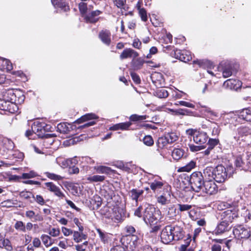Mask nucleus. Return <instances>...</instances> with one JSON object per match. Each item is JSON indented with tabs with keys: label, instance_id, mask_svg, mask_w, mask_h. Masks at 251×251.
<instances>
[{
	"label": "nucleus",
	"instance_id": "nucleus-8",
	"mask_svg": "<svg viewBox=\"0 0 251 251\" xmlns=\"http://www.w3.org/2000/svg\"><path fill=\"white\" fill-rule=\"evenodd\" d=\"M221 220L231 224L234 219L238 217L237 214L231 210H226L221 214Z\"/></svg>",
	"mask_w": 251,
	"mask_h": 251
},
{
	"label": "nucleus",
	"instance_id": "nucleus-30",
	"mask_svg": "<svg viewBox=\"0 0 251 251\" xmlns=\"http://www.w3.org/2000/svg\"><path fill=\"white\" fill-rule=\"evenodd\" d=\"M15 90L8 89L5 92H3V97L6 100L13 102L14 100Z\"/></svg>",
	"mask_w": 251,
	"mask_h": 251
},
{
	"label": "nucleus",
	"instance_id": "nucleus-3",
	"mask_svg": "<svg viewBox=\"0 0 251 251\" xmlns=\"http://www.w3.org/2000/svg\"><path fill=\"white\" fill-rule=\"evenodd\" d=\"M232 232L235 237L238 239H246L251 236L250 229L241 225H237L234 226Z\"/></svg>",
	"mask_w": 251,
	"mask_h": 251
},
{
	"label": "nucleus",
	"instance_id": "nucleus-28",
	"mask_svg": "<svg viewBox=\"0 0 251 251\" xmlns=\"http://www.w3.org/2000/svg\"><path fill=\"white\" fill-rule=\"evenodd\" d=\"M14 98V102L21 104L24 101L25 97L22 91L16 89Z\"/></svg>",
	"mask_w": 251,
	"mask_h": 251
},
{
	"label": "nucleus",
	"instance_id": "nucleus-38",
	"mask_svg": "<svg viewBox=\"0 0 251 251\" xmlns=\"http://www.w3.org/2000/svg\"><path fill=\"white\" fill-rule=\"evenodd\" d=\"M163 185V182L156 180H154L153 182L150 183V187L154 192L161 189Z\"/></svg>",
	"mask_w": 251,
	"mask_h": 251
},
{
	"label": "nucleus",
	"instance_id": "nucleus-6",
	"mask_svg": "<svg viewBox=\"0 0 251 251\" xmlns=\"http://www.w3.org/2000/svg\"><path fill=\"white\" fill-rule=\"evenodd\" d=\"M218 190V187L215 183L214 180H207L204 181L201 191L208 195L215 194Z\"/></svg>",
	"mask_w": 251,
	"mask_h": 251
},
{
	"label": "nucleus",
	"instance_id": "nucleus-5",
	"mask_svg": "<svg viewBox=\"0 0 251 251\" xmlns=\"http://www.w3.org/2000/svg\"><path fill=\"white\" fill-rule=\"evenodd\" d=\"M172 230V225L166 226L162 229L160 237L164 244H168L174 240Z\"/></svg>",
	"mask_w": 251,
	"mask_h": 251
},
{
	"label": "nucleus",
	"instance_id": "nucleus-24",
	"mask_svg": "<svg viewBox=\"0 0 251 251\" xmlns=\"http://www.w3.org/2000/svg\"><path fill=\"white\" fill-rule=\"evenodd\" d=\"M144 63V59L141 57H139L137 58H133L131 62V65L134 70H138L142 67Z\"/></svg>",
	"mask_w": 251,
	"mask_h": 251
},
{
	"label": "nucleus",
	"instance_id": "nucleus-1",
	"mask_svg": "<svg viewBox=\"0 0 251 251\" xmlns=\"http://www.w3.org/2000/svg\"><path fill=\"white\" fill-rule=\"evenodd\" d=\"M160 213V210H156L155 207L148 203L139 206L134 211L135 216L142 218L146 224L151 226L157 224Z\"/></svg>",
	"mask_w": 251,
	"mask_h": 251
},
{
	"label": "nucleus",
	"instance_id": "nucleus-54",
	"mask_svg": "<svg viewBox=\"0 0 251 251\" xmlns=\"http://www.w3.org/2000/svg\"><path fill=\"white\" fill-rule=\"evenodd\" d=\"M78 8L81 14L83 15L86 13L87 10L86 3L80 2L78 5Z\"/></svg>",
	"mask_w": 251,
	"mask_h": 251
},
{
	"label": "nucleus",
	"instance_id": "nucleus-35",
	"mask_svg": "<svg viewBox=\"0 0 251 251\" xmlns=\"http://www.w3.org/2000/svg\"><path fill=\"white\" fill-rule=\"evenodd\" d=\"M177 215L176 208L175 205H171L168 208L167 217L170 219H174Z\"/></svg>",
	"mask_w": 251,
	"mask_h": 251
},
{
	"label": "nucleus",
	"instance_id": "nucleus-44",
	"mask_svg": "<svg viewBox=\"0 0 251 251\" xmlns=\"http://www.w3.org/2000/svg\"><path fill=\"white\" fill-rule=\"evenodd\" d=\"M174 105L176 106H178V105L184 106L185 107L192 108H195V105L194 104H193V103H190V102H187L185 101H183V100L178 101L175 103Z\"/></svg>",
	"mask_w": 251,
	"mask_h": 251
},
{
	"label": "nucleus",
	"instance_id": "nucleus-16",
	"mask_svg": "<svg viewBox=\"0 0 251 251\" xmlns=\"http://www.w3.org/2000/svg\"><path fill=\"white\" fill-rule=\"evenodd\" d=\"M139 55L138 53L130 48H126L124 50L120 55L121 60L127 58H136Z\"/></svg>",
	"mask_w": 251,
	"mask_h": 251
},
{
	"label": "nucleus",
	"instance_id": "nucleus-51",
	"mask_svg": "<svg viewBox=\"0 0 251 251\" xmlns=\"http://www.w3.org/2000/svg\"><path fill=\"white\" fill-rule=\"evenodd\" d=\"M9 101L6 100L5 99H3L2 100H0V109L3 110V111H6L7 109H8V104Z\"/></svg>",
	"mask_w": 251,
	"mask_h": 251
},
{
	"label": "nucleus",
	"instance_id": "nucleus-17",
	"mask_svg": "<svg viewBox=\"0 0 251 251\" xmlns=\"http://www.w3.org/2000/svg\"><path fill=\"white\" fill-rule=\"evenodd\" d=\"M99 37L103 43L109 46L111 43V33L108 30H101L99 34Z\"/></svg>",
	"mask_w": 251,
	"mask_h": 251
},
{
	"label": "nucleus",
	"instance_id": "nucleus-14",
	"mask_svg": "<svg viewBox=\"0 0 251 251\" xmlns=\"http://www.w3.org/2000/svg\"><path fill=\"white\" fill-rule=\"evenodd\" d=\"M208 139V136L205 132H196L194 133L193 140L194 141L199 144H203L206 142Z\"/></svg>",
	"mask_w": 251,
	"mask_h": 251
},
{
	"label": "nucleus",
	"instance_id": "nucleus-59",
	"mask_svg": "<svg viewBox=\"0 0 251 251\" xmlns=\"http://www.w3.org/2000/svg\"><path fill=\"white\" fill-rule=\"evenodd\" d=\"M3 243L4 244L3 247L5 248L8 251H11L12 250L13 248L11 245V243L10 241L7 239H5L3 240Z\"/></svg>",
	"mask_w": 251,
	"mask_h": 251
},
{
	"label": "nucleus",
	"instance_id": "nucleus-31",
	"mask_svg": "<svg viewBox=\"0 0 251 251\" xmlns=\"http://www.w3.org/2000/svg\"><path fill=\"white\" fill-rule=\"evenodd\" d=\"M25 216L29 219H34L33 222L37 221H41L43 220L42 217L39 214H35V213L32 210H28L25 212Z\"/></svg>",
	"mask_w": 251,
	"mask_h": 251
},
{
	"label": "nucleus",
	"instance_id": "nucleus-22",
	"mask_svg": "<svg viewBox=\"0 0 251 251\" xmlns=\"http://www.w3.org/2000/svg\"><path fill=\"white\" fill-rule=\"evenodd\" d=\"M74 126L67 123H62L58 124L57 126V131L62 133H68L71 129H73Z\"/></svg>",
	"mask_w": 251,
	"mask_h": 251
},
{
	"label": "nucleus",
	"instance_id": "nucleus-45",
	"mask_svg": "<svg viewBox=\"0 0 251 251\" xmlns=\"http://www.w3.org/2000/svg\"><path fill=\"white\" fill-rule=\"evenodd\" d=\"M41 238L42 239V241L45 246L47 247L50 246L52 244L51 242H49V240H51V238L47 235H42L41 237Z\"/></svg>",
	"mask_w": 251,
	"mask_h": 251
},
{
	"label": "nucleus",
	"instance_id": "nucleus-53",
	"mask_svg": "<svg viewBox=\"0 0 251 251\" xmlns=\"http://www.w3.org/2000/svg\"><path fill=\"white\" fill-rule=\"evenodd\" d=\"M68 167V173L71 174H77L79 173V170L78 167H76L75 165L72 166Z\"/></svg>",
	"mask_w": 251,
	"mask_h": 251
},
{
	"label": "nucleus",
	"instance_id": "nucleus-2",
	"mask_svg": "<svg viewBox=\"0 0 251 251\" xmlns=\"http://www.w3.org/2000/svg\"><path fill=\"white\" fill-rule=\"evenodd\" d=\"M190 183L191 188L196 192H199L204 182V177L200 172H195L190 176Z\"/></svg>",
	"mask_w": 251,
	"mask_h": 251
},
{
	"label": "nucleus",
	"instance_id": "nucleus-61",
	"mask_svg": "<svg viewBox=\"0 0 251 251\" xmlns=\"http://www.w3.org/2000/svg\"><path fill=\"white\" fill-rule=\"evenodd\" d=\"M130 75L134 82L137 84H139L141 82L140 78L139 75L133 72H130Z\"/></svg>",
	"mask_w": 251,
	"mask_h": 251
},
{
	"label": "nucleus",
	"instance_id": "nucleus-12",
	"mask_svg": "<svg viewBox=\"0 0 251 251\" xmlns=\"http://www.w3.org/2000/svg\"><path fill=\"white\" fill-rule=\"evenodd\" d=\"M235 165L236 167L240 170L245 171L250 170V168L249 164H247V160L246 158H243L242 156H237L235 161Z\"/></svg>",
	"mask_w": 251,
	"mask_h": 251
},
{
	"label": "nucleus",
	"instance_id": "nucleus-15",
	"mask_svg": "<svg viewBox=\"0 0 251 251\" xmlns=\"http://www.w3.org/2000/svg\"><path fill=\"white\" fill-rule=\"evenodd\" d=\"M172 232L174 240H179L183 238L184 232L183 228L177 225L172 226Z\"/></svg>",
	"mask_w": 251,
	"mask_h": 251
},
{
	"label": "nucleus",
	"instance_id": "nucleus-49",
	"mask_svg": "<svg viewBox=\"0 0 251 251\" xmlns=\"http://www.w3.org/2000/svg\"><path fill=\"white\" fill-rule=\"evenodd\" d=\"M139 15L143 22H146L148 20L147 11L144 8L138 11Z\"/></svg>",
	"mask_w": 251,
	"mask_h": 251
},
{
	"label": "nucleus",
	"instance_id": "nucleus-62",
	"mask_svg": "<svg viewBox=\"0 0 251 251\" xmlns=\"http://www.w3.org/2000/svg\"><path fill=\"white\" fill-rule=\"evenodd\" d=\"M169 111L171 112L172 114L174 116H183L182 108L177 109H169Z\"/></svg>",
	"mask_w": 251,
	"mask_h": 251
},
{
	"label": "nucleus",
	"instance_id": "nucleus-34",
	"mask_svg": "<svg viewBox=\"0 0 251 251\" xmlns=\"http://www.w3.org/2000/svg\"><path fill=\"white\" fill-rule=\"evenodd\" d=\"M86 238L87 235L83 234V232L76 231H75L73 232V239L76 243L80 242L83 239L85 240Z\"/></svg>",
	"mask_w": 251,
	"mask_h": 251
},
{
	"label": "nucleus",
	"instance_id": "nucleus-13",
	"mask_svg": "<svg viewBox=\"0 0 251 251\" xmlns=\"http://www.w3.org/2000/svg\"><path fill=\"white\" fill-rule=\"evenodd\" d=\"M175 57L181 61L187 62L192 59V56L186 51L176 50L175 51Z\"/></svg>",
	"mask_w": 251,
	"mask_h": 251
},
{
	"label": "nucleus",
	"instance_id": "nucleus-50",
	"mask_svg": "<svg viewBox=\"0 0 251 251\" xmlns=\"http://www.w3.org/2000/svg\"><path fill=\"white\" fill-rule=\"evenodd\" d=\"M232 74V70L230 67H226L223 71V76L225 78L231 76Z\"/></svg>",
	"mask_w": 251,
	"mask_h": 251
},
{
	"label": "nucleus",
	"instance_id": "nucleus-39",
	"mask_svg": "<svg viewBox=\"0 0 251 251\" xmlns=\"http://www.w3.org/2000/svg\"><path fill=\"white\" fill-rule=\"evenodd\" d=\"M169 143L166 136L159 137L156 143L158 147L161 149L164 148Z\"/></svg>",
	"mask_w": 251,
	"mask_h": 251
},
{
	"label": "nucleus",
	"instance_id": "nucleus-40",
	"mask_svg": "<svg viewBox=\"0 0 251 251\" xmlns=\"http://www.w3.org/2000/svg\"><path fill=\"white\" fill-rule=\"evenodd\" d=\"M105 178V177L104 176L94 175L88 177L87 180L90 182H98L103 181Z\"/></svg>",
	"mask_w": 251,
	"mask_h": 251
},
{
	"label": "nucleus",
	"instance_id": "nucleus-57",
	"mask_svg": "<svg viewBox=\"0 0 251 251\" xmlns=\"http://www.w3.org/2000/svg\"><path fill=\"white\" fill-rule=\"evenodd\" d=\"M237 131L238 134L242 136L247 135L249 132L248 128L246 127H241L238 128Z\"/></svg>",
	"mask_w": 251,
	"mask_h": 251
},
{
	"label": "nucleus",
	"instance_id": "nucleus-29",
	"mask_svg": "<svg viewBox=\"0 0 251 251\" xmlns=\"http://www.w3.org/2000/svg\"><path fill=\"white\" fill-rule=\"evenodd\" d=\"M38 136L42 138H44L45 143H47L50 145H51L54 141V138L55 137L53 134L39 133Z\"/></svg>",
	"mask_w": 251,
	"mask_h": 251
},
{
	"label": "nucleus",
	"instance_id": "nucleus-43",
	"mask_svg": "<svg viewBox=\"0 0 251 251\" xmlns=\"http://www.w3.org/2000/svg\"><path fill=\"white\" fill-rule=\"evenodd\" d=\"M143 142L145 145L148 146H151L154 144L153 140L151 135H146L143 139Z\"/></svg>",
	"mask_w": 251,
	"mask_h": 251
},
{
	"label": "nucleus",
	"instance_id": "nucleus-32",
	"mask_svg": "<svg viewBox=\"0 0 251 251\" xmlns=\"http://www.w3.org/2000/svg\"><path fill=\"white\" fill-rule=\"evenodd\" d=\"M144 191L142 190H137L133 189L129 192V195L133 200H135L136 202L139 197L143 194Z\"/></svg>",
	"mask_w": 251,
	"mask_h": 251
},
{
	"label": "nucleus",
	"instance_id": "nucleus-10",
	"mask_svg": "<svg viewBox=\"0 0 251 251\" xmlns=\"http://www.w3.org/2000/svg\"><path fill=\"white\" fill-rule=\"evenodd\" d=\"M127 244L131 250H134L140 243V240L136 235L126 236Z\"/></svg>",
	"mask_w": 251,
	"mask_h": 251
},
{
	"label": "nucleus",
	"instance_id": "nucleus-27",
	"mask_svg": "<svg viewBox=\"0 0 251 251\" xmlns=\"http://www.w3.org/2000/svg\"><path fill=\"white\" fill-rule=\"evenodd\" d=\"M97 118V117L95 114L93 113H88L81 116L80 118L76 120L74 123L79 124L85 121Z\"/></svg>",
	"mask_w": 251,
	"mask_h": 251
},
{
	"label": "nucleus",
	"instance_id": "nucleus-4",
	"mask_svg": "<svg viewBox=\"0 0 251 251\" xmlns=\"http://www.w3.org/2000/svg\"><path fill=\"white\" fill-rule=\"evenodd\" d=\"M214 180L219 183L224 182L227 177L226 169L223 165H218L215 168Z\"/></svg>",
	"mask_w": 251,
	"mask_h": 251
},
{
	"label": "nucleus",
	"instance_id": "nucleus-48",
	"mask_svg": "<svg viewBox=\"0 0 251 251\" xmlns=\"http://www.w3.org/2000/svg\"><path fill=\"white\" fill-rule=\"evenodd\" d=\"M147 118L146 115H138L136 114L132 115L130 116V120L132 121H143L146 120Z\"/></svg>",
	"mask_w": 251,
	"mask_h": 251
},
{
	"label": "nucleus",
	"instance_id": "nucleus-23",
	"mask_svg": "<svg viewBox=\"0 0 251 251\" xmlns=\"http://www.w3.org/2000/svg\"><path fill=\"white\" fill-rule=\"evenodd\" d=\"M241 82L233 79H229L224 82L223 86L230 89H235L237 88V85H240Z\"/></svg>",
	"mask_w": 251,
	"mask_h": 251
},
{
	"label": "nucleus",
	"instance_id": "nucleus-56",
	"mask_svg": "<svg viewBox=\"0 0 251 251\" xmlns=\"http://www.w3.org/2000/svg\"><path fill=\"white\" fill-rule=\"evenodd\" d=\"M37 176L35 172L31 171L28 173H23L22 177L24 179L33 178Z\"/></svg>",
	"mask_w": 251,
	"mask_h": 251
},
{
	"label": "nucleus",
	"instance_id": "nucleus-20",
	"mask_svg": "<svg viewBox=\"0 0 251 251\" xmlns=\"http://www.w3.org/2000/svg\"><path fill=\"white\" fill-rule=\"evenodd\" d=\"M193 64H197L200 68L211 69L214 67L212 62L206 59H196L193 61Z\"/></svg>",
	"mask_w": 251,
	"mask_h": 251
},
{
	"label": "nucleus",
	"instance_id": "nucleus-60",
	"mask_svg": "<svg viewBox=\"0 0 251 251\" xmlns=\"http://www.w3.org/2000/svg\"><path fill=\"white\" fill-rule=\"evenodd\" d=\"M179 210L180 211H188L190 210L192 208V205L189 204H178Z\"/></svg>",
	"mask_w": 251,
	"mask_h": 251
},
{
	"label": "nucleus",
	"instance_id": "nucleus-18",
	"mask_svg": "<svg viewBox=\"0 0 251 251\" xmlns=\"http://www.w3.org/2000/svg\"><path fill=\"white\" fill-rule=\"evenodd\" d=\"M101 13V11L97 10L93 11L85 16L84 19L87 23H95L98 21V18H96Z\"/></svg>",
	"mask_w": 251,
	"mask_h": 251
},
{
	"label": "nucleus",
	"instance_id": "nucleus-41",
	"mask_svg": "<svg viewBox=\"0 0 251 251\" xmlns=\"http://www.w3.org/2000/svg\"><path fill=\"white\" fill-rule=\"evenodd\" d=\"M17 104V103L9 101L7 106L8 109H7L6 111L11 113H14L17 112L19 109Z\"/></svg>",
	"mask_w": 251,
	"mask_h": 251
},
{
	"label": "nucleus",
	"instance_id": "nucleus-33",
	"mask_svg": "<svg viewBox=\"0 0 251 251\" xmlns=\"http://www.w3.org/2000/svg\"><path fill=\"white\" fill-rule=\"evenodd\" d=\"M184 151L181 149H175L172 151V156L176 160H178L184 155Z\"/></svg>",
	"mask_w": 251,
	"mask_h": 251
},
{
	"label": "nucleus",
	"instance_id": "nucleus-63",
	"mask_svg": "<svg viewBox=\"0 0 251 251\" xmlns=\"http://www.w3.org/2000/svg\"><path fill=\"white\" fill-rule=\"evenodd\" d=\"M13 156L15 158L23 159L24 157V154L18 151H15L13 153Z\"/></svg>",
	"mask_w": 251,
	"mask_h": 251
},
{
	"label": "nucleus",
	"instance_id": "nucleus-21",
	"mask_svg": "<svg viewBox=\"0 0 251 251\" xmlns=\"http://www.w3.org/2000/svg\"><path fill=\"white\" fill-rule=\"evenodd\" d=\"M238 116L241 119L251 122V108L242 109L239 112Z\"/></svg>",
	"mask_w": 251,
	"mask_h": 251
},
{
	"label": "nucleus",
	"instance_id": "nucleus-42",
	"mask_svg": "<svg viewBox=\"0 0 251 251\" xmlns=\"http://www.w3.org/2000/svg\"><path fill=\"white\" fill-rule=\"evenodd\" d=\"M166 137L169 142V144L173 143L178 140V137L176 133L171 132L166 134Z\"/></svg>",
	"mask_w": 251,
	"mask_h": 251
},
{
	"label": "nucleus",
	"instance_id": "nucleus-58",
	"mask_svg": "<svg viewBox=\"0 0 251 251\" xmlns=\"http://www.w3.org/2000/svg\"><path fill=\"white\" fill-rule=\"evenodd\" d=\"M219 141L216 139H209L208 140V144L210 149H213L215 146L218 145Z\"/></svg>",
	"mask_w": 251,
	"mask_h": 251
},
{
	"label": "nucleus",
	"instance_id": "nucleus-46",
	"mask_svg": "<svg viewBox=\"0 0 251 251\" xmlns=\"http://www.w3.org/2000/svg\"><path fill=\"white\" fill-rule=\"evenodd\" d=\"M14 227L17 230L25 232V226L22 221H17L14 225Z\"/></svg>",
	"mask_w": 251,
	"mask_h": 251
},
{
	"label": "nucleus",
	"instance_id": "nucleus-55",
	"mask_svg": "<svg viewBox=\"0 0 251 251\" xmlns=\"http://www.w3.org/2000/svg\"><path fill=\"white\" fill-rule=\"evenodd\" d=\"M78 163V161L77 159L75 158L68 159L66 161V163L67 164V167L72 166Z\"/></svg>",
	"mask_w": 251,
	"mask_h": 251
},
{
	"label": "nucleus",
	"instance_id": "nucleus-11",
	"mask_svg": "<svg viewBox=\"0 0 251 251\" xmlns=\"http://www.w3.org/2000/svg\"><path fill=\"white\" fill-rule=\"evenodd\" d=\"M45 186V188L47 189L49 191L53 192L54 195L60 198H63L65 197V195L61 191L60 188L55 185L53 183L46 182L44 183Z\"/></svg>",
	"mask_w": 251,
	"mask_h": 251
},
{
	"label": "nucleus",
	"instance_id": "nucleus-36",
	"mask_svg": "<svg viewBox=\"0 0 251 251\" xmlns=\"http://www.w3.org/2000/svg\"><path fill=\"white\" fill-rule=\"evenodd\" d=\"M196 166V162L194 161H191L185 166L179 168L178 171L179 172H190L192 169L194 168Z\"/></svg>",
	"mask_w": 251,
	"mask_h": 251
},
{
	"label": "nucleus",
	"instance_id": "nucleus-37",
	"mask_svg": "<svg viewBox=\"0 0 251 251\" xmlns=\"http://www.w3.org/2000/svg\"><path fill=\"white\" fill-rule=\"evenodd\" d=\"M94 169L96 170L97 173H101V174H108L111 171V169L110 167L103 166H100L98 167H95Z\"/></svg>",
	"mask_w": 251,
	"mask_h": 251
},
{
	"label": "nucleus",
	"instance_id": "nucleus-64",
	"mask_svg": "<svg viewBox=\"0 0 251 251\" xmlns=\"http://www.w3.org/2000/svg\"><path fill=\"white\" fill-rule=\"evenodd\" d=\"M60 234V230L58 228H52L49 232V234L53 237L58 236Z\"/></svg>",
	"mask_w": 251,
	"mask_h": 251
},
{
	"label": "nucleus",
	"instance_id": "nucleus-7",
	"mask_svg": "<svg viewBox=\"0 0 251 251\" xmlns=\"http://www.w3.org/2000/svg\"><path fill=\"white\" fill-rule=\"evenodd\" d=\"M32 130L37 135L39 133H46L50 128V126L44 122H34L31 126Z\"/></svg>",
	"mask_w": 251,
	"mask_h": 251
},
{
	"label": "nucleus",
	"instance_id": "nucleus-26",
	"mask_svg": "<svg viewBox=\"0 0 251 251\" xmlns=\"http://www.w3.org/2000/svg\"><path fill=\"white\" fill-rule=\"evenodd\" d=\"M215 169L212 167H207L203 171V174L207 180H214Z\"/></svg>",
	"mask_w": 251,
	"mask_h": 251
},
{
	"label": "nucleus",
	"instance_id": "nucleus-19",
	"mask_svg": "<svg viewBox=\"0 0 251 251\" xmlns=\"http://www.w3.org/2000/svg\"><path fill=\"white\" fill-rule=\"evenodd\" d=\"M232 226L228 223L221 220V222L216 227V233L218 234L223 233L229 231Z\"/></svg>",
	"mask_w": 251,
	"mask_h": 251
},
{
	"label": "nucleus",
	"instance_id": "nucleus-52",
	"mask_svg": "<svg viewBox=\"0 0 251 251\" xmlns=\"http://www.w3.org/2000/svg\"><path fill=\"white\" fill-rule=\"evenodd\" d=\"M189 147L190 151L193 152L197 151L205 148L204 146H196L193 144H189Z\"/></svg>",
	"mask_w": 251,
	"mask_h": 251
},
{
	"label": "nucleus",
	"instance_id": "nucleus-25",
	"mask_svg": "<svg viewBox=\"0 0 251 251\" xmlns=\"http://www.w3.org/2000/svg\"><path fill=\"white\" fill-rule=\"evenodd\" d=\"M13 69L12 63L10 61L6 59L1 58L0 59V69L4 70H6L7 71H10Z\"/></svg>",
	"mask_w": 251,
	"mask_h": 251
},
{
	"label": "nucleus",
	"instance_id": "nucleus-47",
	"mask_svg": "<svg viewBox=\"0 0 251 251\" xmlns=\"http://www.w3.org/2000/svg\"><path fill=\"white\" fill-rule=\"evenodd\" d=\"M45 174L48 178L54 180H61L63 178V177L61 176L56 175L53 173L46 172Z\"/></svg>",
	"mask_w": 251,
	"mask_h": 251
},
{
	"label": "nucleus",
	"instance_id": "nucleus-9",
	"mask_svg": "<svg viewBox=\"0 0 251 251\" xmlns=\"http://www.w3.org/2000/svg\"><path fill=\"white\" fill-rule=\"evenodd\" d=\"M113 214L111 219H114L115 222H120L126 218L125 210L120 207H115L113 209Z\"/></svg>",
	"mask_w": 251,
	"mask_h": 251
}]
</instances>
